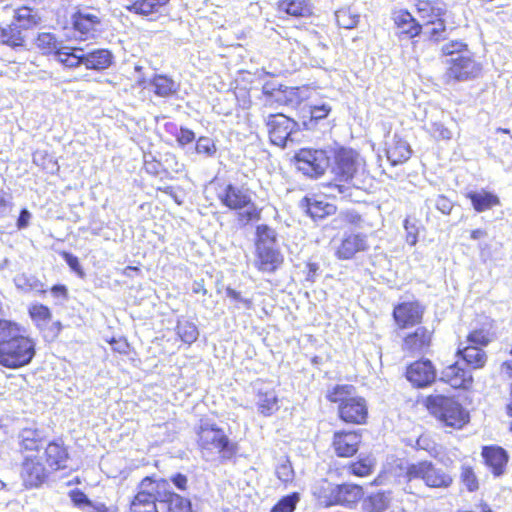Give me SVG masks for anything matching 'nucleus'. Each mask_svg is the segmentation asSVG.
I'll return each mask as SVG.
<instances>
[{"mask_svg": "<svg viewBox=\"0 0 512 512\" xmlns=\"http://www.w3.org/2000/svg\"><path fill=\"white\" fill-rule=\"evenodd\" d=\"M36 344L16 322L0 319V365L18 369L31 363Z\"/></svg>", "mask_w": 512, "mask_h": 512, "instance_id": "f257e3e1", "label": "nucleus"}, {"mask_svg": "<svg viewBox=\"0 0 512 512\" xmlns=\"http://www.w3.org/2000/svg\"><path fill=\"white\" fill-rule=\"evenodd\" d=\"M327 399L338 404V414L342 421L352 424L365 423L368 416L366 400L356 394L352 385H336L327 392Z\"/></svg>", "mask_w": 512, "mask_h": 512, "instance_id": "f03ea898", "label": "nucleus"}, {"mask_svg": "<svg viewBox=\"0 0 512 512\" xmlns=\"http://www.w3.org/2000/svg\"><path fill=\"white\" fill-rule=\"evenodd\" d=\"M197 435L202 457L207 461L214 460L217 456L230 459L235 454L234 444L216 424L202 421Z\"/></svg>", "mask_w": 512, "mask_h": 512, "instance_id": "7ed1b4c3", "label": "nucleus"}, {"mask_svg": "<svg viewBox=\"0 0 512 512\" xmlns=\"http://www.w3.org/2000/svg\"><path fill=\"white\" fill-rule=\"evenodd\" d=\"M168 481L162 478L145 477L137 486V493L130 503V512H160L164 507Z\"/></svg>", "mask_w": 512, "mask_h": 512, "instance_id": "20e7f679", "label": "nucleus"}, {"mask_svg": "<svg viewBox=\"0 0 512 512\" xmlns=\"http://www.w3.org/2000/svg\"><path fill=\"white\" fill-rule=\"evenodd\" d=\"M42 22V17L37 9L20 7L15 10L13 21L4 27V37L9 42V47L14 50L26 47V32Z\"/></svg>", "mask_w": 512, "mask_h": 512, "instance_id": "39448f33", "label": "nucleus"}, {"mask_svg": "<svg viewBox=\"0 0 512 512\" xmlns=\"http://www.w3.org/2000/svg\"><path fill=\"white\" fill-rule=\"evenodd\" d=\"M427 401L431 414L447 427L461 429L469 421V413L454 398L435 395Z\"/></svg>", "mask_w": 512, "mask_h": 512, "instance_id": "423d86ee", "label": "nucleus"}, {"mask_svg": "<svg viewBox=\"0 0 512 512\" xmlns=\"http://www.w3.org/2000/svg\"><path fill=\"white\" fill-rule=\"evenodd\" d=\"M221 203L232 210H243L239 213L238 220L242 225L259 218V212L252 201L248 188L228 184L219 193Z\"/></svg>", "mask_w": 512, "mask_h": 512, "instance_id": "0eeeda50", "label": "nucleus"}, {"mask_svg": "<svg viewBox=\"0 0 512 512\" xmlns=\"http://www.w3.org/2000/svg\"><path fill=\"white\" fill-rule=\"evenodd\" d=\"M406 478L407 485L404 489L409 493H413L412 482L416 480H421L426 486L432 488H447L452 483V477L430 461L409 464L406 469Z\"/></svg>", "mask_w": 512, "mask_h": 512, "instance_id": "6e6552de", "label": "nucleus"}, {"mask_svg": "<svg viewBox=\"0 0 512 512\" xmlns=\"http://www.w3.org/2000/svg\"><path fill=\"white\" fill-rule=\"evenodd\" d=\"M443 63L447 66L444 74L447 84L474 80L482 71L481 64L473 58L470 51L453 59H446Z\"/></svg>", "mask_w": 512, "mask_h": 512, "instance_id": "1a4fd4ad", "label": "nucleus"}, {"mask_svg": "<svg viewBox=\"0 0 512 512\" xmlns=\"http://www.w3.org/2000/svg\"><path fill=\"white\" fill-rule=\"evenodd\" d=\"M332 152V148H302L295 155L297 169L304 175L318 178L324 175L325 171L330 166Z\"/></svg>", "mask_w": 512, "mask_h": 512, "instance_id": "9d476101", "label": "nucleus"}, {"mask_svg": "<svg viewBox=\"0 0 512 512\" xmlns=\"http://www.w3.org/2000/svg\"><path fill=\"white\" fill-rule=\"evenodd\" d=\"M332 156L334 157L332 173L340 181L351 180L364 164L359 153L353 149L342 147L333 150Z\"/></svg>", "mask_w": 512, "mask_h": 512, "instance_id": "9b49d317", "label": "nucleus"}, {"mask_svg": "<svg viewBox=\"0 0 512 512\" xmlns=\"http://www.w3.org/2000/svg\"><path fill=\"white\" fill-rule=\"evenodd\" d=\"M266 126L272 144L286 147L288 141H293L292 135L298 130V123L282 113L271 114L267 117Z\"/></svg>", "mask_w": 512, "mask_h": 512, "instance_id": "f8f14e48", "label": "nucleus"}, {"mask_svg": "<svg viewBox=\"0 0 512 512\" xmlns=\"http://www.w3.org/2000/svg\"><path fill=\"white\" fill-rule=\"evenodd\" d=\"M255 391V404L260 415L268 417L279 410L278 396L273 388L262 381L253 385Z\"/></svg>", "mask_w": 512, "mask_h": 512, "instance_id": "ddd939ff", "label": "nucleus"}, {"mask_svg": "<svg viewBox=\"0 0 512 512\" xmlns=\"http://www.w3.org/2000/svg\"><path fill=\"white\" fill-rule=\"evenodd\" d=\"M360 442L361 435L357 431H337L332 446L337 456L351 457L358 451Z\"/></svg>", "mask_w": 512, "mask_h": 512, "instance_id": "4468645a", "label": "nucleus"}, {"mask_svg": "<svg viewBox=\"0 0 512 512\" xmlns=\"http://www.w3.org/2000/svg\"><path fill=\"white\" fill-rule=\"evenodd\" d=\"M406 377L413 385L425 387L435 380L436 372L431 361L419 360L407 368Z\"/></svg>", "mask_w": 512, "mask_h": 512, "instance_id": "2eb2a0df", "label": "nucleus"}, {"mask_svg": "<svg viewBox=\"0 0 512 512\" xmlns=\"http://www.w3.org/2000/svg\"><path fill=\"white\" fill-rule=\"evenodd\" d=\"M441 380L455 389H468L473 382L470 371L464 369L460 362H455L443 369Z\"/></svg>", "mask_w": 512, "mask_h": 512, "instance_id": "dca6fc26", "label": "nucleus"}, {"mask_svg": "<svg viewBox=\"0 0 512 512\" xmlns=\"http://www.w3.org/2000/svg\"><path fill=\"white\" fill-rule=\"evenodd\" d=\"M21 476L27 487H38L45 481L47 474L44 465L39 460L32 456H26Z\"/></svg>", "mask_w": 512, "mask_h": 512, "instance_id": "f3484780", "label": "nucleus"}, {"mask_svg": "<svg viewBox=\"0 0 512 512\" xmlns=\"http://www.w3.org/2000/svg\"><path fill=\"white\" fill-rule=\"evenodd\" d=\"M423 309L418 303L405 302L394 308L393 316L400 328H406L419 323L422 319Z\"/></svg>", "mask_w": 512, "mask_h": 512, "instance_id": "a211bd4d", "label": "nucleus"}, {"mask_svg": "<svg viewBox=\"0 0 512 512\" xmlns=\"http://www.w3.org/2000/svg\"><path fill=\"white\" fill-rule=\"evenodd\" d=\"M415 7L423 25L437 20L439 17H445L447 14V5L442 0H416Z\"/></svg>", "mask_w": 512, "mask_h": 512, "instance_id": "6ab92c4d", "label": "nucleus"}, {"mask_svg": "<svg viewBox=\"0 0 512 512\" xmlns=\"http://www.w3.org/2000/svg\"><path fill=\"white\" fill-rule=\"evenodd\" d=\"M168 3L169 0H134L126 6V9L131 13L154 20L162 14Z\"/></svg>", "mask_w": 512, "mask_h": 512, "instance_id": "aec40b11", "label": "nucleus"}, {"mask_svg": "<svg viewBox=\"0 0 512 512\" xmlns=\"http://www.w3.org/2000/svg\"><path fill=\"white\" fill-rule=\"evenodd\" d=\"M72 24L76 31L80 33L83 40H87L95 36L100 24L99 17L95 14L78 11L72 17Z\"/></svg>", "mask_w": 512, "mask_h": 512, "instance_id": "412c9836", "label": "nucleus"}, {"mask_svg": "<svg viewBox=\"0 0 512 512\" xmlns=\"http://www.w3.org/2000/svg\"><path fill=\"white\" fill-rule=\"evenodd\" d=\"M256 250L257 256H276L278 254L276 232L267 225L257 227Z\"/></svg>", "mask_w": 512, "mask_h": 512, "instance_id": "4be33fe9", "label": "nucleus"}, {"mask_svg": "<svg viewBox=\"0 0 512 512\" xmlns=\"http://www.w3.org/2000/svg\"><path fill=\"white\" fill-rule=\"evenodd\" d=\"M392 19L401 34L408 38L419 36L422 32V25L407 10H397L392 14Z\"/></svg>", "mask_w": 512, "mask_h": 512, "instance_id": "5701e85b", "label": "nucleus"}, {"mask_svg": "<svg viewBox=\"0 0 512 512\" xmlns=\"http://www.w3.org/2000/svg\"><path fill=\"white\" fill-rule=\"evenodd\" d=\"M432 333L425 327H418L404 339L403 349L411 353H424L431 344Z\"/></svg>", "mask_w": 512, "mask_h": 512, "instance_id": "b1692460", "label": "nucleus"}, {"mask_svg": "<svg viewBox=\"0 0 512 512\" xmlns=\"http://www.w3.org/2000/svg\"><path fill=\"white\" fill-rule=\"evenodd\" d=\"M482 456L486 465L492 470L495 476H500L508 461L506 451L498 446H487L482 450Z\"/></svg>", "mask_w": 512, "mask_h": 512, "instance_id": "393cba45", "label": "nucleus"}, {"mask_svg": "<svg viewBox=\"0 0 512 512\" xmlns=\"http://www.w3.org/2000/svg\"><path fill=\"white\" fill-rule=\"evenodd\" d=\"M113 55L107 49H95L84 52V66L88 70L102 71L110 67Z\"/></svg>", "mask_w": 512, "mask_h": 512, "instance_id": "a878e982", "label": "nucleus"}, {"mask_svg": "<svg viewBox=\"0 0 512 512\" xmlns=\"http://www.w3.org/2000/svg\"><path fill=\"white\" fill-rule=\"evenodd\" d=\"M47 464L53 470L64 469L67 467L68 452L67 449L59 442H51L45 449Z\"/></svg>", "mask_w": 512, "mask_h": 512, "instance_id": "bb28decb", "label": "nucleus"}, {"mask_svg": "<svg viewBox=\"0 0 512 512\" xmlns=\"http://www.w3.org/2000/svg\"><path fill=\"white\" fill-rule=\"evenodd\" d=\"M386 155L391 165L395 166L406 162L411 156L409 144L398 136H394L392 143L386 149Z\"/></svg>", "mask_w": 512, "mask_h": 512, "instance_id": "cd10ccee", "label": "nucleus"}, {"mask_svg": "<svg viewBox=\"0 0 512 512\" xmlns=\"http://www.w3.org/2000/svg\"><path fill=\"white\" fill-rule=\"evenodd\" d=\"M363 497V489L356 484H338L336 505L351 508Z\"/></svg>", "mask_w": 512, "mask_h": 512, "instance_id": "c85d7f7f", "label": "nucleus"}, {"mask_svg": "<svg viewBox=\"0 0 512 512\" xmlns=\"http://www.w3.org/2000/svg\"><path fill=\"white\" fill-rule=\"evenodd\" d=\"M337 486L338 484L321 479L314 485L313 495L325 507L336 505Z\"/></svg>", "mask_w": 512, "mask_h": 512, "instance_id": "c756f323", "label": "nucleus"}, {"mask_svg": "<svg viewBox=\"0 0 512 512\" xmlns=\"http://www.w3.org/2000/svg\"><path fill=\"white\" fill-rule=\"evenodd\" d=\"M162 504L164 507L160 512H192L190 501L171 491L169 482L166 486V496L162 498Z\"/></svg>", "mask_w": 512, "mask_h": 512, "instance_id": "7c9ffc66", "label": "nucleus"}, {"mask_svg": "<svg viewBox=\"0 0 512 512\" xmlns=\"http://www.w3.org/2000/svg\"><path fill=\"white\" fill-rule=\"evenodd\" d=\"M55 57L59 63L69 69L84 65V49L80 47L62 46Z\"/></svg>", "mask_w": 512, "mask_h": 512, "instance_id": "2f4dec72", "label": "nucleus"}, {"mask_svg": "<svg viewBox=\"0 0 512 512\" xmlns=\"http://www.w3.org/2000/svg\"><path fill=\"white\" fill-rule=\"evenodd\" d=\"M477 212H484L500 204L499 197L486 190L470 191L466 194Z\"/></svg>", "mask_w": 512, "mask_h": 512, "instance_id": "473e14b6", "label": "nucleus"}, {"mask_svg": "<svg viewBox=\"0 0 512 512\" xmlns=\"http://www.w3.org/2000/svg\"><path fill=\"white\" fill-rule=\"evenodd\" d=\"M391 492H376L364 498L362 509L364 512H386L391 504Z\"/></svg>", "mask_w": 512, "mask_h": 512, "instance_id": "72a5a7b5", "label": "nucleus"}, {"mask_svg": "<svg viewBox=\"0 0 512 512\" xmlns=\"http://www.w3.org/2000/svg\"><path fill=\"white\" fill-rule=\"evenodd\" d=\"M458 354L465 364L472 369L483 368L487 361L486 353L480 347L474 345H467L463 349H459Z\"/></svg>", "mask_w": 512, "mask_h": 512, "instance_id": "f704fd0d", "label": "nucleus"}, {"mask_svg": "<svg viewBox=\"0 0 512 512\" xmlns=\"http://www.w3.org/2000/svg\"><path fill=\"white\" fill-rule=\"evenodd\" d=\"M305 201L307 203V213L314 220L323 219L326 216L334 214L336 211V207L333 204L322 199L306 197Z\"/></svg>", "mask_w": 512, "mask_h": 512, "instance_id": "c9c22d12", "label": "nucleus"}, {"mask_svg": "<svg viewBox=\"0 0 512 512\" xmlns=\"http://www.w3.org/2000/svg\"><path fill=\"white\" fill-rule=\"evenodd\" d=\"M367 247L365 237L361 235H349L341 244L338 256H353L357 252L364 251Z\"/></svg>", "mask_w": 512, "mask_h": 512, "instance_id": "e433bc0d", "label": "nucleus"}, {"mask_svg": "<svg viewBox=\"0 0 512 512\" xmlns=\"http://www.w3.org/2000/svg\"><path fill=\"white\" fill-rule=\"evenodd\" d=\"M35 44L42 54H54L55 56L63 46L62 41L57 40L54 34L48 32L40 33Z\"/></svg>", "mask_w": 512, "mask_h": 512, "instance_id": "4c0bfd02", "label": "nucleus"}, {"mask_svg": "<svg viewBox=\"0 0 512 512\" xmlns=\"http://www.w3.org/2000/svg\"><path fill=\"white\" fill-rule=\"evenodd\" d=\"M14 283L16 287L23 292H35L41 294L45 293L47 290L45 285L39 279L33 275L25 273L17 275L14 278Z\"/></svg>", "mask_w": 512, "mask_h": 512, "instance_id": "58836bf2", "label": "nucleus"}, {"mask_svg": "<svg viewBox=\"0 0 512 512\" xmlns=\"http://www.w3.org/2000/svg\"><path fill=\"white\" fill-rule=\"evenodd\" d=\"M279 10L295 17H303L311 13L307 0H280Z\"/></svg>", "mask_w": 512, "mask_h": 512, "instance_id": "ea45409f", "label": "nucleus"}, {"mask_svg": "<svg viewBox=\"0 0 512 512\" xmlns=\"http://www.w3.org/2000/svg\"><path fill=\"white\" fill-rule=\"evenodd\" d=\"M20 446L25 451H37L42 442V432L38 429L26 428L19 435Z\"/></svg>", "mask_w": 512, "mask_h": 512, "instance_id": "a19ab883", "label": "nucleus"}, {"mask_svg": "<svg viewBox=\"0 0 512 512\" xmlns=\"http://www.w3.org/2000/svg\"><path fill=\"white\" fill-rule=\"evenodd\" d=\"M151 85L154 88V93L160 97H169L178 90V85L165 75L154 76Z\"/></svg>", "mask_w": 512, "mask_h": 512, "instance_id": "79ce46f5", "label": "nucleus"}, {"mask_svg": "<svg viewBox=\"0 0 512 512\" xmlns=\"http://www.w3.org/2000/svg\"><path fill=\"white\" fill-rule=\"evenodd\" d=\"M176 330L177 335L184 343L192 344L198 339L199 331L193 322L179 321Z\"/></svg>", "mask_w": 512, "mask_h": 512, "instance_id": "37998d69", "label": "nucleus"}, {"mask_svg": "<svg viewBox=\"0 0 512 512\" xmlns=\"http://www.w3.org/2000/svg\"><path fill=\"white\" fill-rule=\"evenodd\" d=\"M426 27V33L429 38L433 41H441L446 39L448 35V29L446 26V21L444 17H439L437 20H433L432 22L424 25Z\"/></svg>", "mask_w": 512, "mask_h": 512, "instance_id": "c03bdc74", "label": "nucleus"}, {"mask_svg": "<svg viewBox=\"0 0 512 512\" xmlns=\"http://www.w3.org/2000/svg\"><path fill=\"white\" fill-rule=\"evenodd\" d=\"M335 18L340 27L352 29L358 24L360 16L348 8H342L335 12Z\"/></svg>", "mask_w": 512, "mask_h": 512, "instance_id": "a18cd8bd", "label": "nucleus"}, {"mask_svg": "<svg viewBox=\"0 0 512 512\" xmlns=\"http://www.w3.org/2000/svg\"><path fill=\"white\" fill-rule=\"evenodd\" d=\"M469 51L467 44L460 40H451L441 46V54L447 59H453Z\"/></svg>", "mask_w": 512, "mask_h": 512, "instance_id": "49530a36", "label": "nucleus"}, {"mask_svg": "<svg viewBox=\"0 0 512 512\" xmlns=\"http://www.w3.org/2000/svg\"><path fill=\"white\" fill-rule=\"evenodd\" d=\"M300 500L297 492L282 497L270 510V512H294Z\"/></svg>", "mask_w": 512, "mask_h": 512, "instance_id": "de8ad7c7", "label": "nucleus"}, {"mask_svg": "<svg viewBox=\"0 0 512 512\" xmlns=\"http://www.w3.org/2000/svg\"><path fill=\"white\" fill-rule=\"evenodd\" d=\"M282 258H253L248 265L261 272H273L281 264Z\"/></svg>", "mask_w": 512, "mask_h": 512, "instance_id": "09e8293b", "label": "nucleus"}, {"mask_svg": "<svg viewBox=\"0 0 512 512\" xmlns=\"http://www.w3.org/2000/svg\"><path fill=\"white\" fill-rule=\"evenodd\" d=\"M276 475L283 483H290L294 479V470L290 461L287 458L280 460L276 467Z\"/></svg>", "mask_w": 512, "mask_h": 512, "instance_id": "8fccbe9b", "label": "nucleus"}, {"mask_svg": "<svg viewBox=\"0 0 512 512\" xmlns=\"http://www.w3.org/2000/svg\"><path fill=\"white\" fill-rule=\"evenodd\" d=\"M350 472L358 477H365L372 473L373 464L369 459H363L349 466Z\"/></svg>", "mask_w": 512, "mask_h": 512, "instance_id": "3c124183", "label": "nucleus"}, {"mask_svg": "<svg viewBox=\"0 0 512 512\" xmlns=\"http://www.w3.org/2000/svg\"><path fill=\"white\" fill-rule=\"evenodd\" d=\"M196 151L199 154H204L210 157L216 153V146L211 138L200 137L196 143Z\"/></svg>", "mask_w": 512, "mask_h": 512, "instance_id": "603ef678", "label": "nucleus"}, {"mask_svg": "<svg viewBox=\"0 0 512 512\" xmlns=\"http://www.w3.org/2000/svg\"><path fill=\"white\" fill-rule=\"evenodd\" d=\"M461 479L469 491L478 489V481L471 467L462 466Z\"/></svg>", "mask_w": 512, "mask_h": 512, "instance_id": "864d4df0", "label": "nucleus"}, {"mask_svg": "<svg viewBox=\"0 0 512 512\" xmlns=\"http://www.w3.org/2000/svg\"><path fill=\"white\" fill-rule=\"evenodd\" d=\"M29 314L34 321L45 323L50 319L51 313L48 307L44 305H33L29 309Z\"/></svg>", "mask_w": 512, "mask_h": 512, "instance_id": "5fc2aeb1", "label": "nucleus"}, {"mask_svg": "<svg viewBox=\"0 0 512 512\" xmlns=\"http://www.w3.org/2000/svg\"><path fill=\"white\" fill-rule=\"evenodd\" d=\"M468 345L486 346L489 343L488 335L483 330H476L468 335Z\"/></svg>", "mask_w": 512, "mask_h": 512, "instance_id": "6e6d98bb", "label": "nucleus"}, {"mask_svg": "<svg viewBox=\"0 0 512 512\" xmlns=\"http://www.w3.org/2000/svg\"><path fill=\"white\" fill-rule=\"evenodd\" d=\"M430 131L436 139L450 140L452 138V132L440 122L432 123Z\"/></svg>", "mask_w": 512, "mask_h": 512, "instance_id": "4d7b16f0", "label": "nucleus"}, {"mask_svg": "<svg viewBox=\"0 0 512 512\" xmlns=\"http://www.w3.org/2000/svg\"><path fill=\"white\" fill-rule=\"evenodd\" d=\"M404 228L406 230V241L410 245H415L417 242L418 227L415 222L410 219H405Z\"/></svg>", "mask_w": 512, "mask_h": 512, "instance_id": "13d9d810", "label": "nucleus"}, {"mask_svg": "<svg viewBox=\"0 0 512 512\" xmlns=\"http://www.w3.org/2000/svg\"><path fill=\"white\" fill-rule=\"evenodd\" d=\"M434 203L437 210L444 215L450 214L453 209V202L444 195H437Z\"/></svg>", "mask_w": 512, "mask_h": 512, "instance_id": "bf43d9fd", "label": "nucleus"}, {"mask_svg": "<svg viewBox=\"0 0 512 512\" xmlns=\"http://www.w3.org/2000/svg\"><path fill=\"white\" fill-rule=\"evenodd\" d=\"M195 139V134L192 130L187 128H181L179 133L177 134V141L181 145H186L193 142Z\"/></svg>", "mask_w": 512, "mask_h": 512, "instance_id": "052dcab7", "label": "nucleus"}, {"mask_svg": "<svg viewBox=\"0 0 512 512\" xmlns=\"http://www.w3.org/2000/svg\"><path fill=\"white\" fill-rule=\"evenodd\" d=\"M330 110L331 108L326 104L314 106L311 109V117L316 120L324 119L329 114Z\"/></svg>", "mask_w": 512, "mask_h": 512, "instance_id": "680f3d73", "label": "nucleus"}, {"mask_svg": "<svg viewBox=\"0 0 512 512\" xmlns=\"http://www.w3.org/2000/svg\"><path fill=\"white\" fill-rule=\"evenodd\" d=\"M31 217L32 215L27 209H22L17 219L18 229H25L28 227Z\"/></svg>", "mask_w": 512, "mask_h": 512, "instance_id": "e2e57ef3", "label": "nucleus"}, {"mask_svg": "<svg viewBox=\"0 0 512 512\" xmlns=\"http://www.w3.org/2000/svg\"><path fill=\"white\" fill-rule=\"evenodd\" d=\"M72 501L74 502L75 505L79 507L83 505H91V502L88 499V497L83 492L80 491L72 493Z\"/></svg>", "mask_w": 512, "mask_h": 512, "instance_id": "0e129e2a", "label": "nucleus"}, {"mask_svg": "<svg viewBox=\"0 0 512 512\" xmlns=\"http://www.w3.org/2000/svg\"><path fill=\"white\" fill-rule=\"evenodd\" d=\"M79 258H65L68 266L74 271L79 277H84V272L79 264Z\"/></svg>", "mask_w": 512, "mask_h": 512, "instance_id": "69168bd1", "label": "nucleus"}, {"mask_svg": "<svg viewBox=\"0 0 512 512\" xmlns=\"http://www.w3.org/2000/svg\"><path fill=\"white\" fill-rule=\"evenodd\" d=\"M171 481L180 490H185L187 485V477L184 474L177 473L172 476Z\"/></svg>", "mask_w": 512, "mask_h": 512, "instance_id": "338daca9", "label": "nucleus"}, {"mask_svg": "<svg viewBox=\"0 0 512 512\" xmlns=\"http://www.w3.org/2000/svg\"><path fill=\"white\" fill-rule=\"evenodd\" d=\"M112 349L114 351H117L119 353H127L129 345L125 340L119 339H112L111 341Z\"/></svg>", "mask_w": 512, "mask_h": 512, "instance_id": "774afa93", "label": "nucleus"}]
</instances>
